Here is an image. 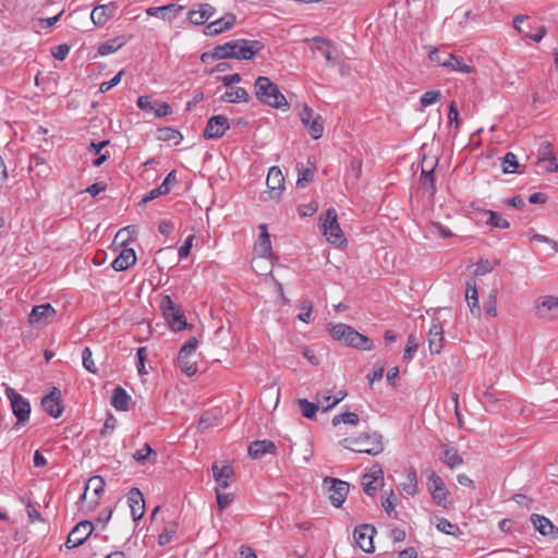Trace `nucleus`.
Wrapping results in <instances>:
<instances>
[{"mask_svg":"<svg viewBox=\"0 0 558 558\" xmlns=\"http://www.w3.org/2000/svg\"><path fill=\"white\" fill-rule=\"evenodd\" d=\"M256 99L276 109L288 110L290 105L286 96L280 92L278 85L267 76H258L254 83Z\"/></svg>","mask_w":558,"mask_h":558,"instance_id":"nucleus-1","label":"nucleus"},{"mask_svg":"<svg viewBox=\"0 0 558 558\" xmlns=\"http://www.w3.org/2000/svg\"><path fill=\"white\" fill-rule=\"evenodd\" d=\"M345 449L369 456H378L385 449L383 435L377 432L362 433L357 437H348L340 441Z\"/></svg>","mask_w":558,"mask_h":558,"instance_id":"nucleus-2","label":"nucleus"},{"mask_svg":"<svg viewBox=\"0 0 558 558\" xmlns=\"http://www.w3.org/2000/svg\"><path fill=\"white\" fill-rule=\"evenodd\" d=\"M329 333L332 339L355 349L371 351L374 348L373 340L347 324L332 325L329 328Z\"/></svg>","mask_w":558,"mask_h":558,"instance_id":"nucleus-3","label":"nucleus"},{"mask_svg":"<svg viewBox=\"0 0 558 558\" xmlns=\"http://www.w3.org/2000/svg\"><path fill=\"white\" fill-rule=\"evenodd\" d=\"M422 474L427 480L426 487L434 502L442 509H449L452 500L444 480L432 468H426Z\"/></svg>","mask_w":558,"mask_h":558,"instance_id":"nucleus-4","label":"nucleus"},{"mask_svg":"<svg viewBox=\"0 0 558 558\" xmlns=\"http://www.w3.org/2000/svg\"><path fill=\"white\" fill-rule=\"evenodd\" d=\"M160 308L171 329L181 331L187 327V323L181 307L177 305L169 295H165L162 298Z\"/></svg>","mask_w":558,"mask_h":558,"instance_id":"nucleus-5","label":"nucleus"},{"mask_svg":"<svg viewBox=\"0 0 558 558\" xmlns=\"http://www.w3.org/2000/svg\"><path fill=\"white\" fill-rule=\"evenodd\" d=\"M5 396L10 400L12 412L17 418V424L25 425L28 422L31 414V404L28 400L11 387H7Z\"/></svg>","mask_w":558,"mask_h":558,"instance_id":"nucleus-6","label":"nucleus"},{"mask_svg":"<svg viewBox=\"0 0 558 558\" xmlns=\"http://www.w3.org/2000/svg\"><path fill=\"white\" fill-rule=\"evenodd\" d=\"M338 216L335 208H329L320 218L322 229L327 240L331 243H342L344 241L343 232L338 222Z\"/></svg>","mask_w":558,"mask_h":558,"instance_id":"nucleus-7","label":"nucleus"},{"mask_svg":"<svg viewBox=\"0 0 558 558\" xmlns=\"http://www.w3.org/2000/svg\"><path fill=\"white\" fill-rule=\"evenodd\" d=\"M299 116L304 128L314 140L323 136L324 123L320 114L315 113L312 108L305 105Z\"/></svg>","mask_w":558,"mask_h":558,"instance_id":"nucleus-8","label":"nucleus"},{"mask_svg":"<svg viewBox=\"0 0 558 558\" xmlns=\"http://www.w3.org/2000/svg\"><path fill=\"white\" fill-rule=\"evenodd\" d=\"M324 485L328 490L332 506L336 508L341 507L349 494V483L339 478L326 477L324 480Z\"/></svg>","mask_w":558,"mask_h":558,"instance_id":"nucleus-9","label":"nucleus"},{"mask_svg":"<svg viewBox=\"0 0 558 558\" xmlns=\"http://www.w3.org/2000/svg\"><path fill=\"white\" fill-rule=\"evenodd\" d=\"M57 311L50 303L36 305L28 315L31 325L43 328L46 327L56 317Z\"/></svg>","mask_w":558,"mask_h":558,"instance_id":"nucleus-10","label":"nucleus"},{"mask_svg":"<svg viewBox=\"0 0 558 558\" xmlns=\"http://www.w3.org/2000/svg\"><path fill=\"white\" fill-rule=\"evenodd\" d=\"M264 49V44L260 40L250 39H235L234 40V59L238 60H252L259 51Z\"/></svg>","mask_w":558,"mask_h":558,"instance_id":"nucleus-11","label":"nucleus"},{"mask_svg":"<svg viewBox=\"0 0 558 558\" xmlns=\"http://www.w3.org/2000/svg\"><path fill=\"white\" fill-rule=\"evenodd\" d=\"M376 530L371 524H361L354 529L353 537L356 546H359L364 553H373L375 547L373 543Z\"/></svg>","mask_w":558,"mask_h":558,"instance_id":"nucleus-12","label":"nucleus"},{"mask_svg":"<svg viewBox=\"0 0 558 558\" xmlns=\"http://www.w3.org/2000/svg\"><path fill=\"white\" fill-rule=\"evenodd\" d=\"M94 525L90 521H81L70 532L66 539L68 548H76L81 546L93 533Z\"/></svg>","mask_w":558,"mask_h":558,"instance_id":"nucleus-13","label":"nucleus"},{"mask_svg":"<svg viewBox=\"0 0 558 558\" xmlns=\"http://www.w3.org/2000/svg\"><path fill=\"white\" fill-rule=\"evenodd\" d=\"M229 128L230 123L228 118L221 114L213 116L207 121L204 137L206 140H218L225 135Z\"/></svg>","mask_w":558,"mask_h":558,"instance_id":"nucleus-14","label":"nucleus"},{"mask_svg":"<svg viewBox=\"0 0 558 558\" xmlns=\"http://www.w3.org/2000/svg\"><path fill=\"white\" fill-rule=\"evenodd\" d=\"M268 194L271 199L278 201L284 190V177L279 167H271L267 175Z\"/></svg>","mask_w":558,"mask_h":558,"instance_id":"nucleus-15","label":"nucleus"},{"mask_svg":"<svg viewBox=\"0 0 558 558\" xmlns=\"http://www.w3.org/2000/svg\"><path fill=\"white\" fill-rule=\"evenodd\" d=\"M41 407L52 417L58 418L63 413L61 404V392L53 387L52 390L41 399Z\"/></svg>","mask_w":558,"mask_h":558,"instance_id":"nucleus-16","label":"nucleus"},{"mask_svg":"<svg viewBox=\"0 0 558 558\" xmlns=\"http://www.w3.org/2000/svg\"><path fill=\"white\" fill-rule=\"evenodd\" d=\"M234 40L218 45L211 50L203 52L201 56L202 62H208L209 60H222V59H234Z\"/></svg>","mask_w":558,"mask_h":558,"instance_id":"nucleus-17","label":"nucleus"},{"mask_svg":"<svg viewBox=\"0 0 558 558\" xmlns=\"http://www.w3.org/2000/svg\"><path fill=\"white\" fill-rule=\"evenodd\" d=\"M536 314L545 320H554L558 318V298L548 295L536 305Z\"/></svg>","mask_w":558,"mask_h":558,"instance_id":"nucleus-18","label":"nucleus"},{"mask_svg":"<svg viewBox=\"0 0 558 558\" xmlns=\"http://www.w3.org/2000/svg\"><path fill=\"white\" fill-rule=\"evenodd\" d=\"M236 22V17L233 13H226L222 17L213 21L207 24L204 28L206 36H215L222 32L230 29Z\"/></svg>","mask_w":558,"mask_h":558,"instance_id":"nucleus-19","label":"nucleus"},{"mask_svg":"<svg viewBox=\"0 0 558 558\" xmlns=\"http://www.w3.org/2000/svg\"><path fill=\"white\" fill-rule=\"evenodd\" d=\"M128 502L133 520L135 522L141 520L145 513V499L140 488L133 487L130 489L128 494Z\"/></svg>","mask_w":558,"mask_h":558,"instance_id":"nucleus-20","label":"nucleus"},{"mask_svg":"<svg viewBox=\"0 0 558 558\" xmlns=\"http://www.w3.org/2000/svg\"><path fill=\"white\" fill-rule=\"evenodd\" d=\"M444 329L439 322H433L428 331V348L432 354H439L444 348Z\"/></svg>","mask_w":558,"mask_h":558,"instance_id":"nucleus-21","label":"nucleus"},{"mask_svg":"<svg viewBox=\"0 0 558 558\" xmlns=\"http://www.w3.org/2000/svg\"><path fill=\"white\" fill-rule=\"evenodd\" d=\"M183 9V5L170 3L162 7H150L146 9V14L148 16H156L162 20L171 21L175 19Z\"/></svg>","mask_w":558,"mask_h":558,"instance_id":"nucleus-22","label":"nucleus"},{"mask_svg":"<svg viewBox=\"0 0 558 558\" xmlns=\"http://www.w3.org/2000/svg\"><path fill=\"white\" fill-rule=\"evenodd\" d=\"M362 484L364 493L374 496L383 484V470L379 466H374L369 474L363 476Z\"/></svg>","mask_w":558,"mask_h":558,"instance_id":"nucleus-23","label":"nucleus"},{"mask_svg":"<svg viewBox=\"0 0 558 558\" xmlns=\"http://www.w3.org/2000/svg\"><path fill=\"white\" fill-rule=\"evenodd\" d=\"M136 263L135 251L131 247L123 246L119 255L111 263V267L116 271L126 270Z\"/></svg>","mask_w":558,"mask_h":558,"instance_id":"nucleus-24","label":"nucleus"},{"mask_svg":"<svg viewBox=\"0 0 558 558\" xmlns=\"http://www.w3.org/2000/svg\"><path fill=\"white\" fill-rule=\"evenodd\" d=\"M267 453H277V447L271 440H255L248 446V456L252 459H260Z\"/></svg>","mask_w":558,"mask_h":558,"instance_id":"nucleus-25","label":"nucleus"},{"mask_svg":"<svg viewBox=\"0 0 558 558\" xmlns=\"http://www.w3.org/2000/svg\"><path fill=\"white\" fill-rule=\"evenodd\" d=\"M234 474L233 468L229 464L219 466L217 463L213 465V476L219 489L228 488L230 480Z\"/></svg>","mask_w":558,"mask_h":558,"instance_id":"nucleus-26","label":"nucleus"},{"mask_svg":"<svg viewBox=\"0 0 558 558\" xmlns=\"http://www.w3.org/2000/svg\"><path fill=\"white\" fill-rule=\"evenodd\" d=\"M116 7L112 3L97 5L90 13V20L96 26H104L113 15Z\"/></svg>","mask_w":558,"mask_h":558,"instance_id":"nucleus-27","label":"nucleus"},{"mask_svg":"<svg viewBox=\"0 0 558 558\" xmlns=\"http://www.w3.org/2000/svg\"><path fill=\"white\" fill-rule=\"evenodd\" d=\"M527 20L526 16L523 15H517L513 19V24L515 29L524 37H527L535 43H538L543 39V37L546 35V28L545 26H541L537 28L536 33H531L530 31H524V27L522 26V23Z\"/></svg>","mask_w":558,"mask_h":558,"instance_id":"nucleus-28","label":"nucleus"},{"mask_svg":"<svg viewBox=\"0 0 558 558\" xmlns=\"http://www.w3.org/2000/svg\"><path fill=\"white\" fill-rule=\"evenodd\" d=\"M442 451L440 454V460L450 469H454L463 464V459L459 454L458 450L454 447H450L447 445L441 446Z\"/></svg>","mask_w":558,"mask_h":558,"instance_id":"nucleus-29","label":"nucleus"},{"mask_svg":"<svg viewBox=\"0 0 558 558\" xmlns=\"http://www.w3.org/2000/svg\"><path fill=\"white\" fill-rule=\"evenodd\" d=\"M220 100L230 104L247 102L250 100V95L243 87H231L221 95Z\"/></svg>","mask_w":558,"mask_h":558,"instance_id":"nucleus-30","label":"nucleus"},{"mask_svg":"<svg viewBox=\"0 0 558 558\" xmlns=\"http://www.w3.org/2000/svg\"><path fill=\"white\" fill-rule=\"evenodd\" d=\"M405 482L401 484L402 490L410 496H415L418 493V480L415 469L408 468L403 472Z\"/></svg>","mask_w":558,"mask_h":558,"instance_id":"nucleus-31","label":"nucleus"},{"mask_svg":"<svg viewBox=\"0 0 558 558\" xmlns=\"http://www.w3.org/2000/svg\"><path fill=\"white\" fill-rule=\"evenodd\" d=\"M465 299H466L468 305L471 310V313L478 316L480 315V306H478L477 287H476L475 281L466 282Z\"/></svg>","mask_w":558,"mask_h":558,"instance_id":"nucleus-32","label":"nucleus"},{"mask_svg":"<svg viewBox=\"0 0 558 558\" xmlns=\"http://www.w3.org/2000/svg\"><path fill=\"white\" fill-rule=\"evenodd\" d=\"M131 397L122 387L113 389L111 397V405L118 411H126L129 408V401Z\"/></svg>","mask_w":558,"mask_h":558,"instance_id":"nucleus-33","label":"nucleus"},{"mask_svg":"<svg viewBox=\"0 0 558 558\" xmlns=\"http://www.w3.org/2000/svg\"><path fill=\"white\" fill-rule=\"evenodd\" d=\"M126 44V39L123 36L111 38L98 46L97 52L100 56H107L118 51Z\"/></svg>","mask_w":558,"mask_h":558,"instance_id":"nucleus-34","label":"nucleus"},{"mask_svg":"<svg viewBox=\"0 0 558 558\" xmlns=\"http://www.w3.org/2000/svg\"><path fill=\"white\" fill-rule=\"evenodd\" d=\"M259 230L260 234L258 243L256 245V250L259 252L262 256L269 257L271 255V242L267 226L264 223L260 225Z\"/></svg>","mask_w":558,"mask_h":558,"instance_id":"nucleus-35","label":"nucleus"},{"mask_svg":"<svg viewBox=\"0 0 558 558\" xmlns=\"http://www.w3.org/2000/svg\"><path fill=\"white\" fill-rule=\"evenodd\" d=\"M531 522L534 525L535 530H537L542 535L548 536L554 533V524L550 520L541 514H532Z\"/></svg>","mask_w":558,"mask_h":558,"instance_id":"nucleus-36","label":"nucleus"},{"mask_svg":"<svg viewBox=\"0 0 558 558\" xmlns=\"http://www.w3.org/2000/svg\"><path fill=\"white\" fill-rule=\"evenodd\" d=\"M133 459L140 464H145L146 462L155 463L157 460V452L150 447V445L145 444L143 448L133 453Z\"/></svg>","mask_w":558,"mask_h":558,"instance_id":"nucleus-37","label":"nucleus"},{"mask_svg":"<svg viewBox=\"0 0 558 558\" xmlns=\"http://www.w3.org/2000/svg\"><path fill=\"white\" fill-rule=\"evenodd\" d=\"M310 40L317 44L316 49L323 53V56L327 62H329V63L336 62V58L332 56L331 51L328 49L329 47H331L333 45L331 43V40H329L325 37H322V36H315V37L311 38Z\"/></svg>","mask_w":558,"mask_h":558,"instance_id":"nucleus-38","label":"nucleus"},{"mask_svg":"<svg viewBox=\"0 0 558 558\" xmlns=\"http://www.w3.org/2000/svg\"><path fill=\"white\" fill-rule=\"evenodd\" d=\"M310 167L305 168L301 165V167H298V181L296 185L300 187H303L306 183L311 182L314 179L316 166L315 162L311 161V158H308Z\"/></svg>","mask_w":558,"mask_h":558,"instance_id":"nucleus-39","label":"nucleus"},{"mask_svg":"<svg viewBox=\"0 0 558 558\" xmlns=\"http://www.w3.org/2000/svg\"><path fill=\"white\" fill-rule=\"evenodd\" d=\"M178 523L175 521L167 522L162 532L158 536V544L160 546L168 545L177 535Z\"/></svg>","mask_w":558,"mask_h":558,"instance_id":"nucleus-40","label":"nucleus"},{"mask_svg":"<svg viewBox=\"0 0 558 558\" xmlns=\"http://www.w3.org/2000/svg\"><path fill=\"white\" fill-rule=\"evenodd\" d=\"M446 68H450L453 71H458L461 73H471L473 71V68L471 65L463 63L462 59L454 56L453 53L447 54Z\"/></svg>","mask_w":558,"mask_h":558,"instance_id":"nucleus-41","label":"nucleus"},{"mask_svg":"<svg viewBox=\"0 0 558 558\" xmlns=\"http://www.w3.org/2000/svg\"><path fill=\"white\" fill-rule=\"evenodd\" d=\"M104 488H105L104 478L101 476H93L87 482L85 492L82 495V499L86 498V494L89 489H93L94 494L96 495V497L98 499L99 496L104 493Z\"/></svg>","mask_w":558,"mask_h":558,"instance_id":"nucleus-42","label":"nucleus"},{"mask_svg":"<svg viewBox=\"0 0 558 558\" xmlns=\"http://www.w3.org/2000/svg\"><path fill=\"white\" fill-rule=\"evenodd\" d=\"M296 403L302 415L306 418H314L318 411V405L316 403L310 402L307 399H298Z\"/></svg>","mask_w":558,"mask_h":558,"instance_id":"nucleus-43","label":"nucleus"},{"mask_svg":"<svg viewBox=\"0 0 558 558\" xmlns=\"http://www.w3.org/2000/svg\"><path fill=\"white\" fill-rule=\"evenodd\" d=\"M436 527L440 532H442L445 534H448V535L457 536V535H459L461 533V530H460L459 525L454 524V523H451L446 518L439 519Z\"/></svg>","mask_w":558,"mask_h":558,"instance_id":"nucleus-44","label":"nucleus"},{"mask_svg":"<svg viewBox=\"0 0 558 558\" xmlns=\"http://www.w3.org/2000/svg\"><path fill=\"white\" fill-rule=\"evenodd\" d=\"M187 21L193 25H203L207 21L204 11L199 8V3L187 12Z\"/></svg>","mask_w":558,"mask_h":558,"instance_id":"nucleus-45","label":"nucleus"},{"mask_svg":"<svg viewBox=\"0 0 558 558\" xmlns=\"http://www.w3.org/2000/svg\"><path fill=\"white\" fill-rule=\"evenodd\" d=\"M502 163H504L502 171L505 173H515V172H518L519 161H518V158H517L515 154H513L511 151L507 153L505 155V157H504Z\"/></svg>","mask_w":558,"mask_h":558,"instance_id":"nucleus-46","label":"nucleus"},{"mask_svg":"<svg viewBox=\"0 0 558 558\" xmlns=\"http://www.w3.org/2000/svg\"><path fill=\"white\" fill-rule=\"evenodd\" d=\"M418 349V339L415 333H410L407 341V347L403 354L404 361H411Z\"/></svg>","mask_w":558,"mask_h":558,"instance_id":"nucleus-47","label":"nucleus"},{"mask_svg":"<svg viewBox=\"0 0 558 558\" xmlns=\"http://www.w3.org/2000/svg\"><path fill=\"white\" fill-rule=\"evenodd\" d=\"M82 362H83V366L84 368L92 373V374H97L98 373V369L96 367V364L94 362V359H93V352L90 350V348L88 347H85L82 351Z\"/></svg>","mask_w":558,"mask_h":558,"instance_id":"nucleus-48","label":"nucleus"},{"mask_svg":"<svg viewBox=\"0 0 558 558\" xmlns=\"http://www.w3.org/2000/svg\"><path fill=\"white\" fill-rule=\"evenodd\" d=\"M360 418L359 415L354 412H344L333 416L331 423L333 426L339 425L340 423L356 425Z\"/></svg>","mask_w":558,"mask_h":558,"instance_id":"nucleus-49","label":"nucleus"},{"mask_svg":"<svg viewBox=\"0 0 558 558\" xmlns=\"http://www.w3.org/2000/svg\"><path fill=\"white\" fill-rule=\"evenodd\" d=\"M488 220L487 222L492 225L495 228L499 229H508L510 227V223L508 220L501 217L500 214L494 210H487Z\"/></svg>","mask_w":558,"mask_h":558,"instance_id":"nucleus-50","label":"nucleus"},{"mask_svg":"<svg viewBox=\"0 0 558 558\" xmlns=\"http://www.w3.org/2000/svg\"><path fill=\"white\" fill-rule=\"evenodd\" d=\"M179 366L186 376H193L197 372V365L195 362H191L190 357L182 359L181 355H178Z\"/></svg>","mask_w":558,"mask_h":558,"instance_id":"nucleus-51","label":"nucleus"},{"mask_svg":"<svg viewBox=\"0 0 558 558\" xmlns=\"http://www.w3.org/2000/svg\"><path fill=\"white\" fill-rule=\"evenodd\" d=\"M198 341L196 338H190L180 349L179 354L182 359L190 357L197 348Z\"/></svg>","mask_w":558,"mask_h":558,"instance_id":"nucleus-52","label":"nucleus"},{"mask_svg":"<svg viewBox=\"0 0 558 558\" xmlns=\"http://www.w3.org/2000/svg\"><path fill=\"white\" fill-rule=\"evenodd\" d=\"M440 97L441 93L439 90H428L422 95L420 101L422 107L426 108L438 101Z\"/></svg>","mask_w":558,"mask_h":558,"instance_id":"nucleus-53","label":"nucleus"},{"mask_svg":"<svg viewBox=\"0 0 558 558\" xmlns=\"http://www.w3.org/2000/svg\"><path fill=\"white\" fill-rule=\"evenodd\" d=\"M233 498V494H227L216 488V499L219 510L226 509L232 502Z\"/></svg>","mask_w":558,"mask_h":558,"instance_id":"nucleus-54","label":"nucleus"},{"mask_svg":"<svg viewBox=\"0 0 558 558\" xmlns=\"http://www.w3.org/2000/svg\"><path fill=\"white\" fill-rule=\"evenodd\" d=\"M421 182L423 186L429 189L432 193L435 192V177H434V169L425 170L422 169L421 172Z\"/></svg>","mask_w":558,"mask_h":558,"instance_id":"nucleus-55","label":"nucleus"},{"mask_svg":"<svg viewBox=\"0 0 558 558\" xmlns=\"http://www.w3.org/2000/svg\"><path fill=\"white\" fill-rule=\"evenodd\" d=\"M396 505H397V496L391 490L389 493V495L383 500L381 506L389 517H391L392 513H395V518H396L397 517V513L395 512Z\"/></svg>","mask_w":558,"mask_h":558,"instance_id":"nucleus-56","label":"nucleus"},{"mask_svg":"<svg viewBox=\"0 0 558 558\" xmlns=\"http://www.w3.org/2000/svg\"><path fill=\"white\" fill-rule=\"evenodd\" d=\"M155 109L151 112L158 118L166 117L172 113V108L168 102L165 101H155Z\"/></svg>","mask_w":558,"mask_h":558,"instance_id":"nucleus-57","label":"nucleus"},{"mask_svg":"<svg viewBox=\"0 0 558 558\" xmlns=\"http://www.w3.org/2000/svg\"><path fill=\"white\" fill-rule=\"evenodd\" d=\"M147 356V350L145 347H140L136 351V359H137V372L140 375L147 374V371L145 369V360Z\"/></svg>","mask_w":558,"mask_h":558,"instance_id":"nucleus-58","label":"nucleus"},{"mask_svg":"<svg viewBox=\"0 0 558 558\" xmlns=\"http://www.w3.org/2000/svg\"><path fill=\"white\" fill-rule=\"evenodd\" d=\"M554 156L553 146L550 143H543L538 149L537 163L545 162L548 157Z\"/></svg>","mask_w":558,"mask_h":558,"instance_id":"nucleus-59","label":"nucleus"},{"mask_svg":"<svg viewBox=\"0 0 558 558\" xmlns=\"http://www.w3.org/2000/svg\"><path fill=\"white\" fill-rule=\"evenodd\" d=\"M124 74V71L121 70L120 72H118L110 81H107V82H102L99 86V90L101 93H107L108 90H110L112 87L117 86L120 82H121V78H122V75Z\"/></svg>","mask_w":558,"mask_h":558,"instance_id":"nucleus-60","label":"nucleus"},{"mask_svg":"<svg viewBox=\"0 0 558 558\" xmlns=\"http://www.w3.org/2000/svg\"><path fill=\"white\" fill-rule=\"evenodd\" d=\"M70 47L66 44L57 45L51 49V54L60 61L64 60L68 57Z\"/></svg>","mask_w":558,"mask_h":558,"instance_id":"nucleus-61","label":"nucleus"},{"mask_svg":"<svg viewBox=\"0 0 558 558\" xmlns=\"http://www.w3.org/2000/svg\"><path fill=\"white\" fill-rule=\"evenodd\" d=\"M154 102L149 96L144 95L137 98L136 105L143 111L151 112L155 109Z\"/></svg>","mask_w":558,"mask_h":558,"instance_id":"nucleus-62","label":"nucleus"},{"mask_svg":"<svg viewBox=\"0 0 558 558\" xmlns=\"http://www.w3.org/2000/svg\"><path fill=\"white\" fill-rule=\"evenodd\" d=\"M301 308L303 312L301 314H299L298 318L301 322L308 323L311 319L312 312H313L312 302L307 301V300L303 301L301 304Z\"/></svg>","mask_w":558,"mask_h":558,"instance_id":"nucleus-63","label":"nucleus"},{"mask_svg":"<svg viewBox=\"0 0 558 558\" xmlns=\"http://www.w3.org/2000/svg\"><path fill=\"white\" fill-rule=\"evenodd\" d=\"M428 58L430 61L437 63L438 65L446 66L447 63V54L444 56L437 48H433L429 53Z\"/></svg>","mask_w":558,"mask_h":558,"instance_id":"nucleus-64","label":"nucleus"}]
</instances>
